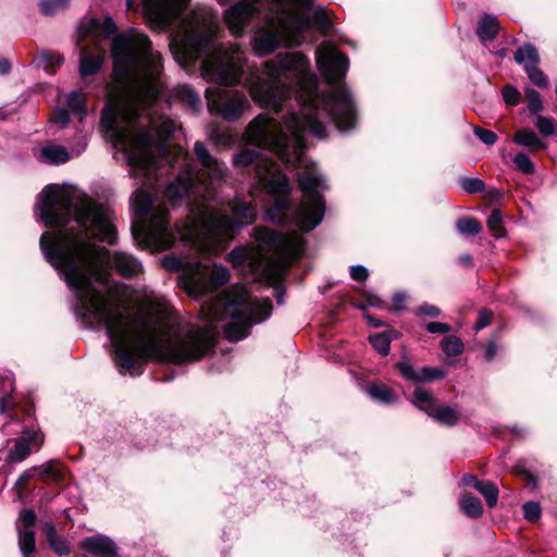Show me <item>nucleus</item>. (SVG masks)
Listing matches in <instances>:
<instances>
[{"mask_svg":"<svg viewBox=\"0 0 557 557\" xmlns=\"http://www.w3.org/2000/svg\"><path fill=\"white\" fill-rule=\"evenodd\" d=\"M504 101L509 106H516L520 102V92L512 86H506L503 90Z\"/></svg>","mask_w":557,"mask_h":557,"instance_id":"nucleus-42","label":"nucleus"},{"mask_svg":"<svg viewBox=\"0 0 557 557\" xmlns=\"http://www.w3.org/2000/svg\"><path fill=\"white\" fill-rule=\"evenodd\" d=\"M492 320V312L488 310H481L478 317V320L474 324V330L480 331L484 327H486Z\"/></svg>","mask_w":557,"mask_h":557,"instance_id":"nucleus-47","label":"nucleus"},{"mask_svg":"<svg viewBox=\"0 0 557 557\" xmlns=\"http://www.w3.org/2000/svg\"><path fill=\"white\" fill-rule=\"evenodd\" d=\"M473 132H474V135L482 143H484L487 146H493L497 141V139H498L496 133H494L493 131H490V129H485V128L475 126L473 128Z\"/></svg>","mask_w":557,"mask_h":557,"instance_id":"nucleus-40","label":"nucleus"},{"mask_svg":"<svg viewBox=\"0 0 557 557\" xmlns=\"http://www.w3.org/2000/svg\"><path fill=\"white\" fill-rule=\"evenodd\" d=\"M513 141L519 146L530 149L544 150L547 148V144L530 128H521L517 131L513 136Z\"/></svg>","mask_w":557,"mask_h":557,"instance_id":"nucleus-17","label":"nucleus"},{"mask_svg":"<svg viewBox=\"0 0 557 557\" xmlns=\"http://www.w3.org/2000/svg\"><path fill=\"white\" fill-rule=\"evenodd\" d=\"M61 62H63V59L58 58V63H61Z\"/></svg>","mask_w":557,"mask_h":557,"instance_id":"nucleus-63","label":"nucleus"},{"mask_svg":"<svg viewBox=\"0 0 557 557\" xmlns=\"http://www.w3.org/2000/svg\"><path fill=\"white\" fill-rule=\"evenodd\" d=\"M482 481L476 479L474 475L472 474H467L462 478V483L463 485L466 486H473L475 490H476V486L479 483H481Z\"/></svg>","mask_w":557,"mask_h":557,"instance_id":"nucleus-52","label":"nucleus"},{"mask_svg":"<svg viewBox=\"0 0 557 557\" xmlns=\"http://www.w3.org/2000/svg\"><path fill=\"white\" fill-rule=\"evenodd\" d=\"M230 1H231V0H218V2H219L220 4H226V3H228Z\"/></svg>","mask_w":557,"mask_h":557,"instance_id":"nucleus-62","label":"nucleus"},{"mask_svg":"<svg viewBox=\"0 0 557 557\" xmlns=\"http://www.w3.org/2000/svg\"><path fill=\"white\" fill-rule=\"evenodd\" d=\"M11 70V64L8 60H0V74H8Z\"/></svg>","mask_w":557,"mask_h":557,"instance_id":"nucleus-55","label":"nucleus"},{"mask_svg":"<svg viewBox=\"0 0 557 557\" xmlns=\"http://www.w3.org/2000/svg\"><path fill=\"white\" fill-rule=\"evenodd\" d=\"M2 431L4 434H14L20 432V421L16 418L11 417L10 421L3 425Z\"/></svg>","mask_w":557,"mask_h":557,"instance_id":"nucleus-50","label":"nucleus"},{"mask_svg":"<svg viewBox=\"0 0 557 557\" xmlns=\"http://www.w3.org/2000/svg\"><path fill=\"white\" fill-rule=\"evenodd\" d=\"M36 513L32 509L22 510L16 521V530H33L36 523Z\"/></svg>","mask_w":557,"mask_h":557,"instance_id":"nucleus-35","label":"nucleus"},{"mask_svg":"<svg viewBox=\"0 0 557 557\" xmlns=\"http://www.w3.org/2000/svg\"><path fill=\"white\" fill-rule=\"evenodd\" d=\"M315 62L327 82L325 91L319 89L310 60L301 52L280 53L245 78V87L259 107L283 114L281 121L259 114L248 124L245 139L268 148L286 165L298 169L296 175L302 193L299 203L290 207L289 180L272 160L253 149H244L233 157L235 168H253L258 184L273 198L265 219L275 224L295 225L304 232L322 223L325 214L322 193L329 189L324 174L305 154V135L324 139L333 126L344 132L357 123L355 101L343 83L348 58L322 42L315 49Z\"/></svg>","mask_w":557,"mask_h":557,"instance_id":"nucleus-3","label":"nucleus"},{"mask_svg":"<svg viewBox=\"0 0 557 557\" xmlns=\"http://www.w3.org/2000/svg\"><path fill=\"white\" fill-rule=\"evenodd\" d=\"M102 32L106 37H110L116 32V24L111 16H106L103 20Z\"/></svg>","mask_w":557,"mask_h":557,"instance_id":"nucleus-49","label":"nucleus"},{"mask_svg":"<svg viewBox=\"0 0 557 557\" xmlns=\"http://www.w3.org/2000/svg\"><path fill=\"white\" fill-rule=\"evenodd\" d=\"M208 110L221 115L225 121H237L250 109V102L244 91L219 87L206 90Z\"/></svg>","mask_w":557,"mask_h":557,"instance_id":"nucleus-7","label":"nucleus"},{"mask_svg":"<svg viewBox=\"0 0 557 557\" xmlns=\"http://www.w3.org/2000/svg\"><path fill=\"white\" fill-rule=\"evenodd\" d=\"M406 298H407V296H406V294H404V293H396V294H394V296H393V300H394L395 302H397V304H400V302L405 301V300H406Z\"/></svg>","mask_w":557,"mask_h":557,"instance_id":"nucleus-57","label":"nucleus"},{"mask_svg":"<svg viewBox=\"0 0 557 557\" xmlns=\"http://www.w3.org/2000/svg\"><path fill=\"white\" fill-rule=\"evenodd\" d=\"M208 138L218 147L225 148L234 143L233 135L226 129L218 125H211L207 131Z\"/></svg>","mask_w":557,"mask_h":557,"instance_id":"nucleus-21","label":"nucleus"},{"mask_svg":"<svg viewBox=\"0 0 557 557\" xmlns=\"http://www.w3.org/2000/svg\"><path fill=\"white\" fill-rule=\"evenodd\" d=\"M259 9L258 0H242L226 9L224 20L232 34L240 36Z\"/></svg>","mask_w":557,"mask_h":557,"instance_id":"nucleus-9","label":"nucleus"},{"mask_svg":"<svg viewBox=\"0 0 557 557\" xmlns=\"http://www.w3.org/2000/svg\"><path fill=\"white\" fill-rule=\"evenodd\" d=\"M412 404L421 411L432 417L438 404L430 392L423 387H417L412 395Z\"/></svg>","mask_w":557,"mask_h":557,"instance_id":"nucleus-16","label":"nucleus"},{"mask_svg":"<svg viewBox=\"0 0 557 557\" xmlns=\"http://www.w3.org/2000/svg\"><path fill=\"white\" fill-rule=\"evenodd\" d=\"M87 145V135L83 132H79L77 135L76 144L71 147V153L66 148L60 145L49 144L40 149L39 159L48 164L64 163L69 161L71 157L79 156L86 149Z\"/></svg>","mask_w":557,"mask_h":557,"instance_id":"nucleus-11","label":"nucleus"},{"mask_svg":"<svg viewBox=\"0 0 557 557\" xmlns=\"http://www.w3.org/2000/svg\"><path fill=\"white\" fill-rule=\"evenodd\" d=\"M189 0H143L146 18L152 26L165 29L174 22H183L182 15Z\"/></svg>","mask_w":557,"mask_h":557,"instance_id":"nucleus-8","label":"nucleus"},{"mask_svg":"<svg viewBox=\"0 0 557 557\" xmlns=\"http://www.w3.org/2000/svg\"><path fill=\"white\" fill-rule=\"evenodd\" d=\"M103 58L101 52L90 53L85 49L79 54V73L82 77L96 74L102 65Z\"/></svg>","mask_w":557,"mask_h":557,"instance_id":"nucleus-15","label":"nucleus"},{"mask_svg":"<svg viewBox=\"0 0 557 557\" xmlns=\"http://www.w3.org/2000/svg\"><path fill=\"white\" fill-rule=\"evenodd\" d=\"M517 169L523 174H532L535 170L534 164L530 157L523 152H519L513 158Z\"/></svg>","mask_w":557,"mask_h":557,"instance_id":"nucleus-37","label":"nucleus"},{"mask_svg":"<svg viewBox=\"0 0 557 557\" xmlns=\"http://www.w3.org/2000/svg\"><path fill=\"white\" fill-rule=\"evenodd\" d=\"M487 227L493 232V236L502 238L505 236L503 214L499 209H494L487 218Z\"/></svg>","mask_w":557,"mask_h":557,"instance_id":"nucleus-29","label":"nucleus"},{"mask_svg":"<svg viewBox=\"0 0 557 557\" xmlns=\"http://www.w3.org/2000/svg\"><path fill=\"white\" fill-rule=\"evenodd\" d=\"M524 518L529 521H536L541 517V507L535 502H529L523 505Z\"/></svg>","mask_w":557,"mask_h":557,"instance_id":"nucleus-41","label":"nucleus"},{"mask_svg":"<svg viewBox=\"0 0 557 557\" xmlns=\"http://www.w3.org/2000/svg\"><path fill=\"white\" fill-rule=\"evenodd\" d=\"M515 61L522 65L529 79L539 87H546L547 79L539 69L540 55L536 48L531 44L519 47L515 52Z\"/></svg>","mask_w":557,"mask_h":557,"instance_id":"nucleus-10","label":"nucleus"},{"mask_svg":"<svg viewBox=\"0 0 557 557\" xmlns=\"http://www.w3.org/2000/svg\"><path fill=\"white\" fill-rule=\"evenodd\" d=\"M425 327H426L428 332H430L432 334H436V333L446 334V333L450 332V326L447 323H443V322H429Z\"/></svg>","mask_w":557,"mask_h":557,"instance_id":"nucleus-48","label":"nucleus"},{"mask_svg":"<svg viewBox=\"0 0 557 557\" xmlns=\"http://www.w3.org/2000/svg\"><path fill=\"white\" fill-rule=\"evenodd\" d=\"M70 115L66 109L57 108L53 114V122L60 127H65L69 124Z\"/></svg>","mask_w":557,"mask_h":557,"instance_id":"nucleus-45","label":"nucleus"},{"mask_svg":"<svg viewBox=\"0 0 557 557\" xmlns=\"http://www.w3.org/2000/svg\"><path fill=\"white\" fill-rule=\"evenodd\" d=\"M499 29V24L497 18L494 15H484L476 28V34L480 37V39L485 42L488 40H493L496 38Z\"/></svg>","mask_w":557,"mask_h":557,"instance_id":"nucleus-18","label":"nucleus"},{"mask_svg":"<svg viewBox=\"0 0 557 557\" xmlns=\"http://www.w3.org/2000/svg\"><path fill=\"white\" fill-rule=\"evenodd\" d=\"M496 351H497V347H496V344L491 342L487 347H486V350H485V358L486 360H492L495 355H496Z\"/></svg>","mask_w":557,"mask_h":557,"instance_id":"nucleus-53","label":"nucleus"},{"mask_svg":"<svg viewBox=\"0 0 557 557\" xmlns=\"http://www.w3.org/2000/svg\"><path fill=\"white\" fill-rule=\"evenodd\" d=\"M367 394L375 401L381 404H394L397 400L395 393L382 384H371L366 388Z\"/></svg>","mask_w":557,"mask_h":557,"instance_id":"nucleus-20","label":"nucleus"},{"mask_svg":"<svg viewBox=\"0 0 557 557\" xmlns=\"http://www.w3.org/2000/svg\"><path fill=\"white\" fill-rule=\"evenodd\" d=\"M256 247H235L227 261L243 274H251L258 281L280 282L296 258L304 255L306 240L302 235L276 233L265 227L253 230Z\"/></svg>","mask_w":557,"mask_h":557,"instance_id":"nucleus-4","label":"nucleus"},{"mask_svg":"<svg viewBox=\"0 0 557 557\" xmlns=\"http://www.w3.org/2000/svg\"><path fill=\"white\" fill-rule=\"evenodd\" d=\"M459 263L463 267L472 264V257L469 253H463L459 257Z\"/></svg>","mask_w":557,"mask_h":557,"instance_id":"nucleus-54","label":"nucleus"},{"mask_svg":"<svg viewBox=\"0 0 557 557\" xmlns=\"http://www.w3.org/2000/svg\"><path fill=\"white\" fill-rule=\"evenodd\" d=\"M37 478L35 468H30L25 470L16 480L15 488L23 490L26 485V482L30 479Z\"/></svg>","mask_w":557,"mask_h":557,"instance_id":"nucleus-46","label":"nucleus"},{"mask_svg":"<svg viewBox=\"0 0 557 557\" xmlns=\"http://www.w3.org/2000/svg\"><path fill=\"white\" fill-rule=\"evenodd\" d=\"M461 187L468 194H476L484 190L485 184L480 178L463 177L460 181Z\"/></svg>","mask_w":557,"mask_h":557,"instance_id":"nucleus-39","label":"nucleus"},{"mask_svg":"<svg viewBox=\"0 0 557 557\" xmlns=\"http://www.w3.org/2000/svg\"><path fill=\"white\" fill-rule=\"evenodd\" d=\"M525 98L528 100V109L532 113L543 110V103L540 94L533 88L525 89Z\"/></svg>","mask_w":557,"mask_h":557,"instance_id":"nucleus-36","label":"nucleus"},{"mask_svg":"<svg viewBox=\"0 0 557 557\" xmlns=\"http://www.w3.org/2000/svg\"><path fill=\"white\" fill-rule=\"evenodd\" d=\"M127 8L131 9L133 5V0H126Z\"/></svg>","mask_w":557,"mask_h":557,"instance_id":"nucleus-61","label":"nucleus"},{"mask_svg":"<svg viewBox=\"0 0 557 557\" xmlns=\"http://www.w3.org/2000/svg\"><path fill=\"white\" fill-rule=\"evenodd\" d=\"M413 312L419 317H438L441 314L437 307L428 304L416 308Z\"/></svg>","mask_w":557,"mask_h":557,"instance_id":"nucleus-43","label":"nucleus"},{"mask_svg":"<svg viewBox=\"0 0 557 557\" xmlns=\"http://www.w3.org/2000/svg\"><path fill=\"white\" fill-rule=\"evenodd\" d=\"M70 0H40L39 9L45 15H54L67 9Z\"/></svg>","mask_w":557,"mask_h":557,"instance_id":"nucleus-28","label":"nucleus"},{"mask_svg":"<svg viewBox=\"0 0 557 557\" xmlns=\"http://www.w3.org/2000/svg\"><path fill=\"white\" fill-rule=\"evenodd\" d=\"M460 417V412L455 407L438 405L431 418L442 425L454 426Z\"/></svg>","mask_w":557,"mask_h":557,"instance_id":"nucleus-19","label":"nucleus"},{"mask_svg":"<svg viewBox=\"0 0 557 557\" xmlns=\"http://www.w3.org/2000/svg\"><path fill=\"white\" fill-rule=\"evenodd\" d=\"M397 370L399 373L409 381L413 382H420V381H428L430 377H432L429 372H431V368H424L421 373L416 372L413 367L408 361H399L396 364Z\"/></svg>","mask_w":557,"mask_h":557,"instance_id":"nucleus-22","label":"nucleus"},{"mask_svg":"<svg viewBox=\"0 0 557 557\" xmlns=\"http://www.w3.org/2000/svg\"><path fill=\"white\" fill-rule=\"evenodd\" d=\"M367 302L371 307H381L382 300L380 297L373 293L367 292L366 293Z\"/></svg>","mask_w":557,"mask_h":557,"instance_id":"nucleus-51","label":"nucleus"},{"mask_svg":"<svg viewBox=\"0 0 557 557\" xmlns=\"http://www.w3.org/2000/svg\"><path fill=\"white\" fill-rule=\"evenodd\" d=\"M396 337V332L380 333L369 337L372 347L382 356H387L391 350V342Z\"/></svg>","mask_w":557,"mask_h":557,"instance_id":"nucleus-24","label":"nucleus"},{"mask_svg":"<svg viewBox=\"0 0 557 557\" xmlns=\"http://www.w3.org/2000/svg\"><path fill=\"white\" fill-rule=\"evenodd\" d=\"M177 97L188 103L194 110H198L200 108V98L196 91H194L188 86H182L177 89Z\"/></svg>","mask_w":557,"mask_h":557,"instance_id":"nucleus-34","label":"nucleus"},{"mask_svg":"<svg viewBox=\"0 0 557 557\" xmlns=\"http://www.w3.org/2000/svg\"><path fill=\"white\" fill-rule=\"evenodd\" d=\"M313 0H283L276 4V11L271 15V23L280 26L289 45H300L301 35L307 32L312 24L323 34L333 29V23L327 15L326 8L317 7L312 16H306L297 8L310 9Z\"/></svg>","mask_w":557,"mask_h":557,"instance_id":"nucleus-6","label":"nucleus"},{"mask_svg":"<svg viewBox=\"0 0 557 557\" xmlns=\"http://www.w3.org/2000/svg\"><path fill=\"white\" fill-rule=\"evenodd\" d=\"M42 436L39 432H24L20 440L15 441L14 447L9 451L7 459L12 462H21L30 454V447H39Z\"/></svg>","mask_w":557,"mask_h":557,"instance_id":"nucleus-12","label":"nucleus"},{"mask_svg":"<svg viewBox=\"0 0 557 557\" xmlns=\"http://www.w3.org/2000/svg\"><path fill=\"white\" fill-rule=\"evenodd\" d=\"M476 491L484 496L486 504L490 508L496 506L498 500V488L497 486L490 481H482L478 484Z\"/></svg>","mask_w":557,"mask_h":557,"instance_id":"nucleus-25","label":"nucleus"},{"mask_svg":"<svg viewBox=\"0 0 557 557\" xmlns=\"http://www.w3.org/2000/svg\"><path fill=\"white\" fill-rule=\"evenodd\" d=\"M44 534L51 549L59 556L69 555L71 552L67 540L57 534L55 528L51 522L44 524Z\"/></svg>","mask_w":557,"mask_h":557,"instance_id":"nucleus-14","label":"nucleus"},{"mask_svg":"<svg viewBox=\"0 0 557 557\" xmlns=\"http://www.w3.org/2000/svg\"><path fill=\"white\" fill-rule=\"evenodd\" d=\"M276 300L278 305H282L284 302V293H276Z\"/></svg>","mask_w":557,"mask_h":557,"instance_id":"nucleus-58","label":"nucleus"},{"mask_svg":"<svg viewBox=\"0 0 557 557\" xmlns=\"http://www.w3.org/2000/svg\"><path fill=\"white\" fill-rule=\"evenodd\" d=\"M429 374L432 376L428 381H432L434 379H441L444 376V372L440 369H431V372Z\"/></svg>","mask_w":557,"mask_h":557,"instance_id":"nucleus-56","label":"nucleus"},{"mask_svg":"<svg viewBox=\"0 0 557 557\" xmlns=\"http://www.w3.org/2000/svg\"><path fill=\"white\" fill-rule=\"evenodd\" d=\"M113 66L117 86L116 90L108 91L100 124L104 137L123 153L138 185L132 197V210L140 224L133 226V235L152 251L169 249L176 239L188 244L195 257L169 255L162 259V265L180 271V285L189 296L200 298L231 277L227 268L212 263L208 256L219 255L242 226L252 224L256 211L238 197L226 203L234 219L207 206L224 203L221 191L228 170L203 143L196 141L194 153L199 168L185 163L175 181L166 186L165 196L173 202L193 197L201 203H189L191 215L187 221L171 226L169 210L157 198L158 171L170 164L165 140L177 126L168 117H150L160 94L162 60L113 59Z\"/></svg>","mask_w":557,"mask_h":557,"instance_id":"nucleus-2","label":"nucleus"},{"mask_svg":"<svg viewBox=\"0 0 557 557\" xmlns=\"http://www.w3.org/2000/svg\"><path fill=\"white\" fill-rule=\"evenodd\" d=\"M18 546L24 557L33 554L35 550V533L33 530L17 531Z\"/></svg>","mask_w":557,"mask_h":557,"instance_id":"nucleus-27","label":"nucleus"},{"mask_svg":"<svg viewBox=\"0 0 557 557\" xmlns=\"http://www.w3.org/2000/svg\"><path fill=\"white\" fill-rule=\"evenodd\" d=\"M2 385L4 386L3 394H0V414H4L7 412V408L11 400V393L13 391V381L11 377L7 376L2 381Z\"/></svg>","mask_w":557,"mask_h":557,"instance_id":"nucleus-38","label":"nucleus"},{"mask_svg":"<svg viewBox=\"0 0 557 557\" xmlns=\"http://www.w3.org/2000/svg\"><path fill=\"white\" fill-rule=\"evenodd\" d=\"M82 547L100 557H115L117 554L116 544L106 535L88 536L82 542Z\"/></svg>","mask_w":557,"mask_h":557,"instance_id":"nucleus-13","label":"nucleus"},{"mask_svg":"<svg viewBox=\"0 0 557 557\" xmlns=\"http://www.w3.org/2000/svg\"><path fill=\"white\" fill-rule=\"evenodd\" d=\"M38 220L55 228L40 236L45 259L73 293V309L84 325L106 330L114 364L123 375L150 358L176 364L197 362L213 349L220 329L236 342L271 314L269 298L258 300L243 286H233L202 306L201 321L184 322L151 288L129 292L111 283V267L124 277H135L144 268L133 255H111L94 242H115V215L109 207L48 185L38 196Z\"/></svg>","mask_w":557,"mask_h":557,"instance_id":"nucleus-1","label":"nucleus"},{"mask_svg":"<svg viewBox=\"0 0 557 557\" xmlns=\"http://www.w3.org/2000/svg\"><path fill=\"white\" fill-rule=\"evenodd\" d=\"M350 277L357 282H364L369 277V271L363 265L350 267Z\"/></svg>","mask_w":557,"mask_h":557,"instance_id":"nucleus-44","label":"nucleus"},{"mask_svg":"<svg viewBox=\"0 0 557 557\" xmlns=\"http://www.w3.org/2000/svg\"><path fill=\"white\" fill-rule=\"evenodd\" d=\"M36 470L37 478L44 479L49 478L54 481H59L62 476V473L59 468H57L55 461H49L48 463L34 467Z\"/></svg>","mask_w":557,"mask_h":557,"instance_id":"nucleus-31","label":"nucleus"},{"mask_svg":"<svg viewBox=\"0 0 557 557\" xmlns=\"http://www.w3.org/2000/svg\"><path fill=\"white\" fill-rule=\"evenodd\" d=\"M67 107L75 114H83L86 112V99L82 92L72 91L67 95Z\"/></svg>","mask_w":557,"mask_h":557,"instance_id":"nucleus-33","label":"nucleus"},{"mask_svg":"<svg viewBox=\"0 0 557 557\" xmlns=\"http://www.w3.org/2000/svg\"><path fill=\"white\" fill-rule=\"evenodd\" d=\"M490 195L496 199H499L502 197V194L497 189H493L490 191Z\"/></svg>","mask_w":557,"mask_h":557,"instance_id":"nucleus-59","label":"nucleus"},{"mask_svg":"<svg viewBox=\"0 0 557 557\" xmlns=\"http://www.w3.org/2000/svg\"><path fill=\"white\" fill-rule=\"evenodd\" d=\"M456 227L460 234L466 236H473L482 231V225L475 218L459 219Z\"/></svg>","mask_w":557,"mask_h":557,"instance_id":"nucleus-26","label":"nucleus"},{"mask_svg":"<svg viewBox=\"0 0 557 557\" xmlns=\"http://www.w3.org/2000/svg\"><path fill=\"white\" fill-rule=\"evenodd\" d=\"M534 125L543 136H553L557 133V121L553 117L537 115Z\"/></svg>","mask_w":557,"mask_h":557,"instance_id":"nucleus-30","label":"nucleus"},{"mask_svg":"<svg viewBox=\"0 0 557 557\" xmlns=\"http://www.w3.org/2000/svg\"><path fill=\"white\" fill-rule=\"evenodd\" d=\"M462 512L469 518H479L483 513V506L479 498L472 495H463L460 499Z\"/></svg>","mask_w":557,"mask_h":557,"instance_id":"nucleus-23","label":"nucleus"},{"mask_svg":"<svg viewBox=\"0 0 557 557\" xmlns=\"http://www.w3.org/2000/svg\"><path fill=\"white\" fill-rule=\"evenodd\" d=\"M443 351L450 357L460 355L463 350L462 342L456 336H447L441 343Z\"/></svg>","mask_w":557,"mask_h":557,"instance_id":"nucleus-32","label":"nucleus"},{"mask_svg":"<svg viewBox=\"0 0 557 557\" xmlns=\"http://www.w3.org/2000/svg\"><path fill=\"white\" fill-rule=\"evenodd\" d=\"M181 50L186 62L201 60V75L205 79L224 86H234L240 82L245 51L237 45L216 44L212 29L187 30L181 41Z\"/></svg>","mask_w":557,"mask_h":557,"instance_id":"nucleus-5","label":"nucleus"},{"mask_svg":"<svg viewBox=\"0 0 557 557\" xmlns=\"http://www.w3.org/2000/svg\"><path fill=\"white\" fill-rule=\"evenodd\" d=\"M368 319H369V321L371 322V324H372L373 326H376V327H377V326H381V323H380L376 319L371 318V317H368Z\"/></svg>","mask_w":557,"mask_h":557,"instance_id":"nucleus-60","label":"nucleus"}]
</instances>
